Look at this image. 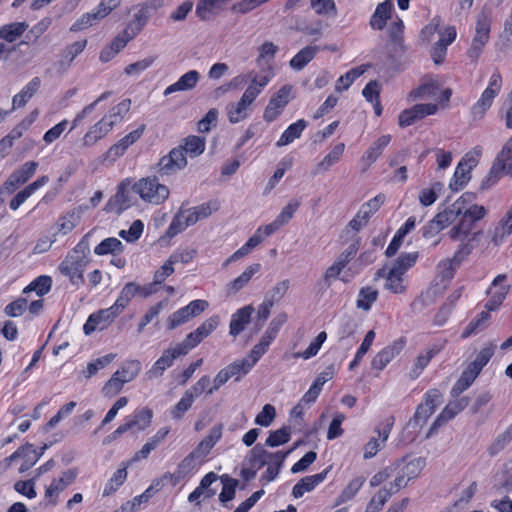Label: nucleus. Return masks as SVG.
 <instances>
[{
	"instance_id": "1",
	"label": "nucleus",
	"mask_w": 512,
	"mask_h": 512,
	"mask_svg": "<svg viewBox=\"0 0 512 512\" xmlns=\"http://www.w3.org/2000/svg\"><path fill=\"white\" fill-rule=\"evenodd\" d=\"M487 215V209L478 204L470 203L468 194L462 195L425 226L423 237L426 239L436 237L440 231L453 225L448 235L452 240H460L457 251L452 258L445 259L438 264V275L443 280H451L462 261L471 253L472 246L468 239L475 224Z\"/></svg>"
},
{
	"instance_id": "2",
	"label": "nucleus",
	"mask_w": 512,
	"mask_h": 512,
	"mask_svg": "<svg viewBox=\"0 0 512 512\" xmlns=\"http://www.w3.org/2000/svg\"><path fill=\"white\" fill-rule=\"evenodd\" d=\"M273 76L274 72L271 67L263 70L260 75H250L251 83H249L239 101L229 103L226 106V115L231 124L239 123L248 117L249 107L268 85Z\"/></svg>"
},
{
	"instance_id": "3",
	"label": "nucleus",
	"mask_w": 512,
	"mask_h": 512,
	"mask_svg": "<svg viewBox=\"0 0 512 512\" xmlns=\"http://www.w3.org/2000/svg\"><path fill=\"white\" fill-rule=\"evenodd\" d=\"M205 150V139L199 136H189L184 144L172 149L169 154L163 156L158 163V171L161 175H172L187 166L185 154L192 158L201 155Z\"/></svg>"
},
{
	"instance_id": "4",
	"label": "nucleus",
	"mask_w": 512,
	"mask_h": 512,
	"mask_svg": "<svg viewBox=\"0 0 512 512\" xmlns=\"http://www.w3.org/2000/svg\"><path fill=\"white\" fill-rule=\"evenodd\" d=\"M417 258L416 252L402 254L390 265L378 270L375 279L384 278L385 290L402 294L406 291L405 273L416 263Z\"/></svg>"
},
{
	"instance_id": "5",
	"label": "nucleus",
	"mask_w": 512,
	"mask_h": 512,
	"mask_svg": "<svg viewBox=\"0 0 512 512\" xmlns=\"http://www.w3.org/2000/svg\"><path fill=\"white\" fill-rule=\"evenodd\" d=\"M87 251L85 245L78 244L66 255L58 267L59 272L68 277L75 286H79L84 281L83 272L88 264Z\"/></svg>"
},
{
	"instance_id": "6",
	"label": "nucleus",
	"mask_w": 512,
	"mask_h": 512,
	"mask_svg": "<svg viewBox=\"0 0 512 512\" xmlns=\"http://www.w3.org/2000/svg\"><path fill=\"white\" fill-rule=\"evenodd\" d=\"M502 175L512 177V136L506 141L494 160L488 175L481 183V189L492 187Z\"/></svg>"
},
{
	"instance_id": "7",
	"label": "nucleus",
	"mask_w": 512,
	"mask_h": 512,
	"mask_svg": "<svg viewBox=\"0 0 512 512\" xmlns=\"http://www.w3.org/2000/svg\"><path fill=\"white\" fill-rule=\"evenodd\" d=\"M132 189L144 202L152 205L164 203L170 195L169 188L160 183L156 177L142 178L133 185Z\"/></svg>"
},
{
	"instance_id": "8",
	"label": "nucleus",
	"mask_w": 512,
	"mask_h": 512,
	"mask_svg": "<svg viewBox=\"0 0 512 512\" xmlns=\"http://www.w3.org/2000/svg\"><path fill=\"white\" fill-rule=\"evenodd\" d=\"M501 87L502 76L498 71H495L489 79L488 86L471 108V114L474 120H479L484 117L487 110L492 106L494 98L500 92Z\"/></svg>"
},
{
	"instance_id": "9",
	"label": "nucleus",
	"mask_w": 512,
	"mask_h": 512,
	"mask_svg": "<svg viewBox=\"0 0 512 512\" xmlns=\"http://www.w3.org/2000/svg\"><path fill=\"white\" fill-rule=\"evenodd\" d=\"M490 29V16L484 12L480 13L476 20L474 38L470 48L467 51V55L472 61H476L480 57L485 45L488 43L490 37Z\"/></svg>"
},
{
	"instance_id": "10",
	"label": "nucleus",
	"mask_w": 512,
	"mask_h": 512,
	"mask_svg": "<svg viewBox=\"0 0 512 512\" xmlns=\"http://www.w3.org/2000/svg\"><path fill=\"white\" fill-rule=\"evenodd\" d=\"M294 99V87L291 84L282 86L275 92L264 110L263 118L267 122L274 121L285 109L288 103Z\"/></svg>"
},
{
	"instance_id": "11",
	"label": "nucleus",
	"mask_w": 512,
	"mask_h": 512,
	"mask_svg": "<svg viewBox=\"0 0 512 512\" xmlns=\"http://www.w3.org/2000/svg\"><path fill=\"white\" fill-rule=\"evenodd\" d=\"M46 448L47 446H44L40 452H37L32 444L27 443L18 448L10 456L6 457L1 464L4 466V469H8L14 461L22 459L23 462L19 468V472L24 473L38 462Z\"/></svg>"
},
{
	"instance_id": "12",
	"label": "nucleus",
	"mask_w": 512,
	"mask_h": 512,
	"mask_svg": "<svg viewBox=\"0 0 512 512\" xmlns=\"http://www.w3.org/2000/svg\"><path fill=\"white\" fill-rule=\"evenodd\" d=\"M441 403L442 394L440 391L436 389L428 391L425 394L424 401L418 405L414 417L410 420L409 425L413 427L423 426Z\"/></svg>"
},
{
	"instance_id": "13",
	"label": "nucleus",
	"mask_w": 512,
	"mask_h": 512,
	"mask_svg": "<svg viewBox=\"0 0 512 512\" xmlns=\"http://www.w3.org/2000/svg\"><path fill=\"white\" fill-rule=\"evenodd\" d=\"M451 95L452 91L450 89H442L438 81L431 79L411 91L409 97L412 100L424 99L448 102Z\"/></svg>"
},
{
	"instance_id": "14",
	"label": "nucleus",
	"mask_w": 512,
	"mask_h": 512,
	"mask_svg": "<svg viewBox=\"0 0 512 512\" xmlns=\"http://www.w3.org/2000/svg\"><path fill=\"white\" fill-rule=\"evenodd\" d=\"M38 168V162L28 161L21 165L16 171H14L9 178L4 182L1 193H13L20 185L26 183L36 172Z\"/></svg>"
},
{
	"instance_id": "15",
	"label": "nucleus",
	"mask_w": 512,
	"mask_h": 512,
	"mask_svg": "<svg viewBox=\"0 0 512 512\" xmlns=\"http://www.w3.org/2000/svg\"><path fill=\"white\" fill-rule=\"evenodd\" d=\"M77 477L74 469H68L62 472L58 478H54L49 486L46 487L44 499L48 505L55 506L58 502L59 494L71 485Z\"/></svg>"
},
{
	"instance_id": "16",
	"label": "nucleus",
	"mask_w": 512,
	"mask_h": 512,
	"mask_svg": "<svg viewBox=\"0 0 512 512\" xmlns=\"http://www.w3.org/2000/svg\"><path fill=\"white\" fill-rule=\"evenodd\" d=\"M291 451L292 450H289L287 452L278 451L275 453H271L266 451L262 446L256 445L250 451L249 462L252 467H256L257 469L265 465L267 466L272 462L278 465H283L286 457L289 455Z\"/></svg>"
},
{
	"instance_id": "17",
	"label": "nucleus",
	"mask_w": 512,
	"mask_h": 512,
	"mask_svg": "<svg viewBox=\"0 0 512 512\" xmlns=\"http://www.w3.org/2000/svg\"><path fill=\"white\" fill-rule=\"evenodd\" d=\"M437 111L438 106L434 103L416 104L400 113L398 124L401 127H408L428 115L436 114Z\"/></svg>"
},
{
	"instance_id": "18",
	"label": "nucleus",
	"mask_w": 512,
	"mask_h": 512,
	"mask_svg": "<svg viewBox=\"0 0 512 512\" xmlns=\"http://www.w3.org/2000/svg\"><path fill=\"white\" fill-rule=\"evenodd\" d=\"M118 315V311L114 310L113 306L91 314L83 327L85 334L89 335L96 330L106 329Z\"/></svg>"
},
{
	"instance_id": "19",
	"label": "nucleus",
	"mask_w": 512,
	"mask_h": 512,
	"mask_svg": "<svg viewBox=\"0 0 512 512\" xmlns=\"http://www.w3.org/2000/svg\"><path fill=\"white\" fill-rule=\"evenodd\" d=\"M405 346L403 338L393 341L390 345L379 351L371 361V368L377 372L382 371L396 356H398Z\"/></svg>"
},
{
	"instance_id": "20",
	"label": "nucleus",
	"mask_w": 512,
	"mask_h": 512,
	"mask_svg": "<svg viewBox=\"0 0 512 512\" xmlns=\"http://www.w3.org/2000/svg\"><path fill=\"white\" fill-rule=\"evenodd\" d=\"M180 356H183V352L180 349H178L176 345L170 346L169 348L165 349L161 357L147 371V378L155 379L162 376L164 371L167 368L171 367L174 360Z\"/></svg>"
},
{
	"instance_id": "21",
	"label": "nucleus",
	"mask_w": 512,
	"mask_h": 512,
	"mask_svg": "<svg viewBox=\"0 0 512 512\" xmlns=\"http://www.w3.org/2000/svg\"><path fill=\"white\" fill-rule=\"evenodd\" d=\"M468 402L469 401L467 398H461L459 400L448 403L432 423L426 437L429 438L434 435L439 427L444 425L447 421L451 420L459 412H461L468 405Z\"/></svg>"
},
{
	"instance_id": "22",
	"label": "nucleus",
	"mask_w": 512,
	"mask_h": 512,
	"mask_svg": "<svg viewBox=\"0 0 512 512\" xmlns=\"http://www.w3.org/2000/svg\"><path fill=\"white\" fill-rule=\"evenodd\" d=\"M506 276L503 274L498 275L492 282L489 293L491 295L489 301L486 303L485 308L488 311L497 310L505 299L509 291V286L505 284Z\"/></svg>"
},
{
	"instance_id": "23",
	"label": "nucleus",
	"mask_w": 512,
	"mask_h": 512,
	"mask_svg": "<svg viewBox=\"0 0 512 512\" xmlns=\"http://www.w3.org/2000/svg\"><path fill=\"white\" fill-rule=\"evenodd\" d=\"M232 0H200L197 3L195 13L202 21H207L223 11Z\"/></svg>"
},
{
	"instance_id": "24",
	"label": "nucleus",
	"mask_w": 512,
	"mask_h": 512,
	"mask_svg": "<svg viewBox=\"0 0 512 512\" xmlns=\"http://www.w3.org/2000/svg\"><path fill=\"white\" fill-rule=\"evenodd\" d=\"M200 80V73L196 70H190L183 74L178 81L169 85L163 92L164 96H168L170 94L176 92H185L191 91L196 87Z\"/></svg>"
},
{
	"instance_id": "25",
	"label": "nucleus",
	"mask_w": 512,
	"mask_h": 512,
	"mask_svg": "<svg viewBox=\"0 0 512 512\" xmlns=\"http://www.w3.org/2000/svg\"><path fill=\"white\" fill-rule=\"evenodd\" d=\"M512 234V204L508 207L505 214L497 222L493 234L492 242L498 246L504 242V240Z\"/></svg>"
},
{
	"instance_id": "26",
	"label": "nucleus",
	"mask_w": 512,
	"mask_h": 512,
	"mask_svg": "<svg viewBox=\"0 0 512 512\" xmlns=\"http://www.w3.org/2000/svg\"><path fill=\"white\" fill-rule=\"evenodd\" d=\"M390 141L391 135L387 134L382 135L371 144L361 158V162L365 165L364 170L368 169L382 155Z\"/></svg>"
},
{
	"instance_id": "27",
	"label": "nucleus",
	"mask_w": 512,
	"mask_h": 512,
	"mask_svg": "<svg viewBox=\"0 0 512 512\" xmlns=\"http://www.w3.org/2000/svg\"><path fill=\"white\" fill-rule=\"evenodd\" d=\"M260 268L261 265L259 263L249 265L237 278L227 283L225 287L227 295H235L243 289L249 283L253 275L259 272Z\"/></svg>"
},
{
	"instance_id": "28",
	"label": "nucleus",
	"mask_w": 512,
	"mask_h": 512,
	"mask_svg": "<svg viewBox=\"0 0 512 512\" xmlns=\"http://www.w3.org/2000/svg\"><path fill=\"white\" fill-rule=\"evenodd\" d=\"M253 312L254 308L251 305H247L237 310L231 317L229 325L230 335L234 337L239 335L245 329V326L249 323Z\"/></svg>"
},
{
	"instance_id": "29",
	"label": "nucleus",
	"mask_w": 512,
	"mask_h": 512,
	"mask_svg": "<svg viewBox=\"0 0 512 512\" xmlns=\"http://www.w3.org/2000/svg\"><path fill=\"white\" fill-rule=\"evenodd\" d=\"M328 470L321 473L310 475L299 480L292 489V494L295 498L302 497L306 492L312 491L318 484L326 478Z\"/></svg>"
},
{
	"instance_id": "30",
	"label": "nucleus",
	"mask_w": 512,
	"mask_h": 512,
	"mask_svg": "<svg viewBox=\"0 0 512 512\" xmlns=\"http://www.w3.org/2000/svg\"><path fill=\"white\" fill-rule=\"evenodd\" d=\"M222 436V425L213 427L208 436H206L198 446L193 450V455H196L198 459L204 458L214 447V445L220 440Z\"/></svg>"
},
{
	"instance_id": "31",
	"label": "nucleus",
	"mask_w": 512,
	"mask_h": 512,
	"mask_svg": "<svg viewBox=\"0 0 512 512\" xmlns=\"http://www.w3.org/2000/svg\"><path fill=\"white\" fill-rule=\"evenodd\" d=\"M393 7L391 0H386L378 4L370 20L371 27L373 29L382 30L386 21L391 18Z\"/></svg>"
},
{
	"instance_id": "32",
	"label": "nucleus",
	"mask_w": 512,
	"mask_h": 512,
	"mask_svg": "<svg viewBox=\"0 0 512 512\" xmlns=\"http://www.w3.org/2000/svg\"><path fill=\"white\" fill-rule=\"evenodd\" d=\"M110 124H105L102 120H99L93 126H91L86 134L82 138L83 147H91L95 145L99 140L104 138L109 132Z\"/></svg>"
},
{
	"instance_id": "33",
	"label": "nucleus",
	"mask_w": 512,
	"mask_h": 512,
	"mask_svg": "<svg viewBox=\"0 0 512 512\" xmlns=\"http://www.w3.org/2000/svg\"><path fill=\"white\" fill-rule=\"evenodd\" d=\"M41 85L38 77L33 78L18 94L13 96L12 109H17L26 105V103L35 95Z\"/></svg>"
},
{
	"instance_id": "34",
	"label": "nucleus",
	"mask_w": 512,
	"mask_h": 512,
	"mask_svg": "<svg viewBox=\"0 0 512 512\" xmlns=\"http://www.w3.org/2000/svg\"><path fill=\"white\" fill-rule=\"evenodd\" d=\"M480 372L481 371L478 368L473 367V365L470 363L462 372L460 378L453 386L452 394L454 396H458L459 394L467 390L474 382V380L478 377Z\"/></svg>"
},
{
	"instance_id": "35",
	"label": "nucleus",
	"mask_w": 512,
	"mask_h": 512,
	"mask_svg": "<svg viewBox=\"0 0 512 512\" xmlns=\"http://www.w3.org/2000/svg\"><path fill=\"white\" fill-rule=\"evenodd\" d=\"M29 25L27 22H12L0 26V39L5 40L8 43L15 42L19 39L23 33L28 29Z\"/></svg>"
},
{
	"instance_id": "36",
	"label": "nucleus",
	"mask_w": 512,
	"mask_h": 512,
	"mask_svg": "<svg viewBox=\"0 0 512 512\" xmlns=\"http://www.w3.org/2000/svg\"><path fill=\"white\" fill-rule=\"evenodd\" d=\"M139 284L136 282H128L122 288L118 298L116 299L114 305V310H117L120 314L129 304V302L138 295Z\"/></svg>"
},
{
	"instance_id": "37",
	"label": "nucleus",
	"mask_w": 512,
	"mask_h": 512,
	"mask_svg": "<svg viewBox=\"0 0 512 512\" xmlns=\"http://www.w3.org/2000/svg\"><path fill=\"white\" fill-rule=\"evenodd\" d=\"M306 126L307 123L303 119H300L297 122L291 124L290 126H288V128L283 132L279 140L276 142V146H286L292 143L295 139L300 138Z\"/></svg>"
},
{
	"instance_id": "38",
	"label": "nucleus",
	"mask_w": 512,
	"mask_h": 512,
	"mask_svg": "<svg viewBox=\"0 0 512 512\" xmlns=\"http://www.w3.org/2000/svg\"><path fill=\"white\" fill-rule=\"evenodd\" d=\"M345 150V144L339 143L317 164L315 173L327 172L342 157Z\"/></svg>"
},
{
	"instance_id": "39",
	"label": "nucleus",
	"mask_w": 512,
	"mask_h": 512,
	"mask_svg": "<svg viewBox=\"0 0 512 512\" xmlns=\"http://www.w3.org/2000/svg\"><path fill=\"white\" fill-rule=\"evenodd\" d=\"M319 51L318 46H306L302 48L291 60L290 67L294 70H302Z\"/></svg>"
},
{
	"instance_id": "40",
	"label": "nucleus",
	"mask_w": 512,
	"mask_h": 512,
	"mask_svg": "<svg viewBox=\"0 0 512 512\" xmlns=\"http://www.w3.org/2000/svg\"><path fill=\"white\" fill-rule=\"evenodd\" d=\"M79 221V212L76 210H72L62 215L58 221L56 222V231L54 237L56 235H66L71 232Z\"/></svg>"
},
{
	"instance_id": "41",
	"label": "nucleus",
	"mask_w": 512,
	"mask_h": 512,
	"mask_svg": "<svg viewBox=\"0 0 512 512\" xmlns=\"http://www.w3.org/2000/svg\"><path fill=\"white\" fill-rule=\"evenodd\" d=\"M254 365L255 363L251 362L249 357H245L243 359L234 361L233 363L226 366V368L230 377L234 378L235 381H239L243 376L249 373Z\"/></svg>"
},
{
	"instance_id": "42",
	"label": "nucleus",
	"mask_w": 512,
	"mask_h": 512,
	"mask_svg": "<svg viewBox=\"0 0 512 512\" xmlns=\"http://www.w3.org/2000/svg\"><path fill=\"white\" fill-rule=\"evenodd\" d=\"M140 371L141 363L138 360H128L121 365L115 374L125 383H129L138 376Z\"/></svg>"
},
{
	"instance_id": "43",
	"label": "nucleus",
	"mask_w": 512,
	"mask_h": 512,
	"mask_svg": "<svg viewBox=\"0 0 512 512\" xmlns=\"http://www.w3.org/2000/svg\"><path fill=\"white\" fill-rule=\"evenodd\" d=\"M131 205L129 192L125 188H120L115 196L107 204V210L120 214Z\"/></svg>"
},
{
	"instance_id": "44",
	"label": "nucleus",
	"mask_w": 512,
	"mask_h": 512,
	"mask_svg": "<svg viewBox=\"0 0 512 512\" xmlns=\"http://www.w3.org/2000/svg\"><path fill=\"white\" fill-rule=\"evenodd\" d=\"M378 298V290L372 287H363L358 294L356 306L358 309L368 311Z\"/></svg>"
},
{
	"instance_id": "45",
	"label": "nucleus",
	"mask_w": 512,
	"mask_h": 512,
	"mask_svg": "<svg viewBox=\"0 0 512 512\" xmlns=\"http://www.w3.org/2000/svg\"><path fill=\"white\" fill-rule=\"evenodd\" d=\"M129 463H126L123 465L122 468H119L109 479L107 484L105 485V488L103 490V495L108 496L112 493H114L126 480L127 478V468L129 466Z\"/></svg>"
},
{
	"instance_id": "46",
	"label": "nucleus",
	"mask_w": 512,
	"mask_h": 512,
	"mask_svg": "<svg viewBox=\"0 0 512 512\" xmlns=\"http://www.w3.org/2000/svg\"><path fill=\"white\" fill-rule=\"evenodd\" d=\"M389 437V430L378 431V437L372 438L364 447V458L370 459L374 457L383 447Z\"/></svg>"
},
{
	"instance_id": "47",
	"label": "nucleus",
	"mask_w": 512,
	"mask_h": 512,
	"mask_svg": "<svg viewBox=\"0 0 512 512\" xmlns=\"http://www.w3.org/2000/svg\"><path fill=\"white\" fill-rule=\"evenodd\" d=\"M52 285V279L50 276L42 275L32 281L27 287L24 288L23 294L35 291L38 296L47 294Z\"/></svg>"
},
{
	"instance_id": "48",
	"label": "nucleus",
	"mask_w": 512,
	"mask_h": 512,
	"mask_svg": "<svg viewBox=\"0 0 512 512\" xmlns=\"http://www.w3.org/2000/svg\"><path fill=\"white\" fill-rule=\"evenodd\" d=\"M274 339L275 338L264 332L259 342L252 348L250 354L247 356L251 359V362L256 364L259 359L266 353Z\"/></svg>"
},
{
	"instance_id": "49",
	"label": "nucleus",
	"mask_w": 512,
	"mask_h": 512,
	"mask_svg": "<svg viewBox=\"0 0 512 512\" xmlns=\"http://www.w3.org/2000/svg\"><path fill=\"white\" fill-rule=\"evenodd\" d=\"M221 482L223 484V488L219 494V500L221 503L225 504L235 497L238 480L231 478L228 475H223L221 476Z\"/></svg>"
},
{
	"instance_id": "50",
	"label": "nucleus",
	"mask_w": 512,
	"mask_h": 512,
	"mask_svg": "<svg viewBox=\"0 0 512 512\" xmlns=\"http://www.w3.org/2000/svg\"><path fill=\"white\" fill-rule=\"evenodd\" d=\"M384 201L385 196L383 194H378L368 202L364 203L358 211L362 219L369 221L371 216L383 205Z\"/></svg>"
},
{
	"instance_id": "51",
	"label": "nucleus",
	"mask_w": 512,
	"mask_h": 512,
	"mask_svg": "<svg viewBox=\"0 0 512 512\" xmlns=\"http://www.w3.org/2000/svg\"><path fill=\"white\" fill-rule=\"evenodd\" d=\"M391 497V492L387 487L380 489L367 504L365 512H379Z\"/></svg>"
},
{
	"instance_id": "52",
	"label": "nucleus",
	"mask_w": 512,
	"mask_h": 512,
	"mask_svg": "<svg viewBox=\"0 0 512 512\" xmlns=\"http://www.w3.org/2000/svg\"><path fill=\"white\" fill-rule=\"evenodd\" d=\"M301 205L300 200L291 199L280 211V213L275 218L277 223H279L282 227L290 222V220L294 217L295 212L299 209Z\"/></svg>"
},
{
	"instance_id": "53",
	"label": "nucleus",
	"mask_w": 512,
	"mask_h": 512,
	"mask_svg": "<svg viewBox=\"0 0 512 512\" xmlns=\"http://www.w3.org/2000/svg\"><path fill=\"white\" fill-rule=\"evenodd\" d=\"M310 6L320 16H335L337 14L334 0H310Z\"/></svg>"
},
{
	"instance_id": "54",
	"label": "nucleus",
	"mask_w": 512,
	"mask_h": 512,
	"mask_svg": "<svg viewBox=\"0 0 512 512\" xmlns=\"http://www.w3.org/2000/svg\"><path fill=\"white\" fill-rule=\"evenodd\" d=\"M327 338V334L326 332L322 331L320 332L317 337L310 343V345L308 346V348L303 351V352H296L293 354V357L294 358H303V359H310L311 357L315 356L322 344L324 343V341L326 340Z\"/></svg>"
},
{
	"instance_id": "55",
	"label": "nucleus",
	"mask_w": 512,
	"mask_h": 512,
	"mask_svg": "<svg viewBox=\"0 0 512 512\" xmlns=\"http://www.w3.org/2000/svg\"><path fill=\"white\" fill-rule=\"evenodd\" d=\"M123 250L122 242L117 238H106L101 243H99L95 249L94 253L97 255H104L108 253H117Z\"/></svg>"
},
{
	"instance_id": "56",
	"label": "nucleus",
	"mask_w": 512,
	"mask_h": 512,
	"mask_svg": "<svg viewBox=\"0 0 512 512\" xmlns=\"http://www.w3.org/2000/svg\"><path fill=\"white\" fill-rule=\"evenodd\" d=\"M291 429L290 427L283 426L280 429L270 432L266 439V445L269 447H277L287 443L290 440Z\"/></svg>"
},
{
	"instance_id": "57",
	"label": "nucleus",
	"mask_w": 512,
	"mask_h": 512,
	"mask_svg": "<svg viewBox=\"0 0 512 512\" xmlns=\"http://www.w3.org/2000/svg\"><path fill=\"white\" fill-rule=\"evenodd\" d=\"M496 350V344L490 342L486 344L476 355L474 361L471 362L473 367L478 368L480 371L489 362Z\"/></svg>"
},
{
	"instance_id": "58",
	"label": "nucleus",
	"mask_w": 512,
	"mask_h": 512,
	"mask_svg": "<svg viewBox=\"0 0 512 512\" xmlns=\"http://www.w3.org/2000/svg\"><path fill=\"white\" fill-rule=\"evenodd\" d=\"M153 413L148 408L138 411L132 420H129L132 428L136 427L139 431L147 429L152 421Z\"/></svg>"
},
{
	"instance_id": "59",
	"label": "nucleus",
	"mask_w": 512,
	"mask_h": 512,
	"mask_svg": "<svg viewBox=\"0 0 512 512\" xmlns=\"http://www.w3.org/2000/svg\"><path fill=\"white\" fill-rule=\"evenodd\" d=\"M365 72L363 66L351 69L349 72L341 76L336 83V90L342 91L350 87L356 78L361 76Z\"/></svg>"
},
{
	"instance_id": "60",
	"label": "nucleus",
	"mask_w": 512,
	"mask_h": 512,
	"mask_svg": "<svg viewBox=\"0 0 512 512\" xmlns=\"http://www.w3.org/2000/svg\"><path fill=\"white\" fill-rule=\"evenodd\" d=\"M289 286V280L285 279L279 281L268 291L265 298L274 304L278 303L287 293Z\"/></svg>"
},
{
	"instance_id": "61",
	"label": "nucleus",
	"mask_w": 512,
	"mask_h": 512,
	"mask_svg": "<svg viewBox=\"0 0 512 512\" xmlns=\"http://www.w3.org/2000/svg\"><path fill=\"white\" fill-rule=\"evenodd\" d=\"M147 21V10L145 8H141L134 14L132 21L127 25L126 29L136 36L146 25Z\"/></svg>"
},
{
	"instance_id": "62",
	"label": "nucleus",
	"mask_w": 512,
	"mask_h": 512,
	"mask_svg": "<svg viewBox=\"0 0 512 512\" xmlns=\"http://www.w3.org/2000/svg\"><path fill=\"white\" fill-rule=\"evenodd\" d=\"M498 45L502 51H508L512 49V14L504 23V28L500 34Z\"/></svg>"
},
{
	"instance_id": "63",
	"label": "nucleus",
	"mask_w": 512,
	"mask_h": 512,
	"mask_svg": "<svg viewBox=\"0 0 512 512\" xmlns=\"http://www.w3.org/2000/svg\"><path fill=\"white\" fill-rule=\"evenodd\" d=\"M425 465V459L418 457L406 463L405 466L401 468V470L405 473V476L408 477V480H411L416 478L421 473Z\"/></svg>"
},
{
	"instance_id": "64",
	"label": "nucleus",
	"mask_w": 512,
	"mask_h": 512,
	"mask_svg": "<svg viewBox=\"0 0 512 512\" xmlns=\"http://www.w3.org/2000/svg\"><path fill=\"white\" fill-rule=\"evenodd\" d=\"M470 172L465 171L462 165H457L452 181L450 182V188L453 191H458L464 187L470 180Z\"/></svg>"
}]
</instances>
